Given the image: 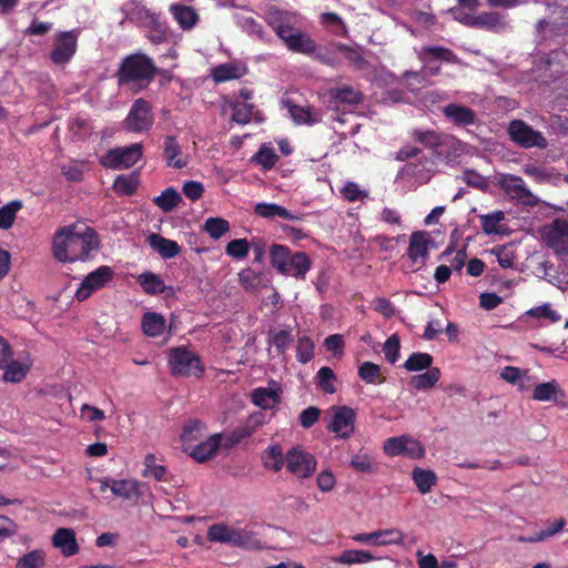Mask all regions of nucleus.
<instances>
[{"label":"nucleus","mask_w":568,"mask_h":568,"mask_svg":"<svg viewBox=\"0 0 568 568\" xmlns=\"http://www.w3.org/2000/svg\"><path fill=\"white\" fill-rule=\"evenodd\" d=\"M100 246L94 229L79 227L77 224L59 227L52 239V254L62 263L87 261L92 251Z\"/></svg>","instance_id":"1"},{"label":"nucleus","mask_w":568,"mask_h":568,"mask_svg":"<svg viewBox=\"0 0 568 568\" xmlns=\"http://www.w3.org/2000/svg\"><path fill=\"white\" fill-rule=\"evenodd\" d=\"M158 68L154 61L143 53L126 55L116 71L115 78L120 87L131 84L134 92L148 88L152 82Z\"/></svg>","instance_id":"2"},{"label":"nucleus","mask_w":568,"mask_h":568,"mask_svg":"<svg viewBox=\"0 0 568 568\" xmlns=\"http://www.w3.org/2000/svg\"><path fill=\"white\" fill-rule=\"evenodd\" d=\"M130 19L140 28L146 29V38L153 44H161L169 40L170 28L162 18L161 12L154 11L142 4H134L130 12Z\"/></svg>","instance_id":"3"},{"label":"nucleus","mask_w":568,"mask_h":568,"mask_svg":"<svg viewBox=\"0 0 568 568\" xmlns=\"http://www.w3.org/2000/svg\"><path fill=\"white\" fill-rule=\"evenodd\" d=\"M413 138L425 148L433 150L438 156L449 159L457 156L460 152V141L450 134L438 133L434 130H416Z\"/></svg>","instance_id":"4"},{"label":"nucleus","mask_w":568,"mask_h":568,"mask_svg":"<svg viewBox=\"0 0 568 568\" xmlns=\"http://www.w3.org/2000/svg\"><path fill=\"white\" fill-rule=\"evenodd\" d=\"M169 366L173 376L201 377L205 371L201 358L185 346L174 347L170 351Z\"/></svg>","instance_id":"5"},{"label":"nucleus","mask_w":568,"mask_h":568,"mask_svg":"<svg viewBox=\"0 0 568 568\" xmlns=\"http://www.w3.org/2000/svg\"><path fill=\"white\" fill-rule=\"evenodd\" d=\"M540 237L568 265V220L555 219L540 230Z\"/></svg>","instance_id":"6"},{"label":"nucleus","mask_w":568,"mask_h":568,"mask_svg":"<svg viewBox=\"0 0 568 568\" xmlns=\"http://www.w3.org/2000/svg\"><path fill=\"white\" fill-rule=\"evenodd\" d=\"M496 185L500 187L511 200L529 207L539 204V199L527 187L521 176L500 173L497 176Z\"/></svg>","instance_id":"7"},{"label":"nucleus","mask_w":568,"mask_h":568,"mask_svg":"<svg viewBox=\"0 0 568 568\" xmlns=\"http://www.w3.org/2000/svg\"><path fill=\"white\" fill-rule=\"evenodd\" d=\"M207 539L234 547L252 548L254 535L245 529H235L226 524H214L207 530Z\"/></svg>","instance_id":"8"},{"label":"nucleus","mask_w":568,"mask_h":568,"mask_svg":"<svg viewBox=\"0 0 568 568\" xmlns=\"http://www.w3.org/2000/svg\"><path fill=\"white\" fill-rule=\"evenodd\" d=\"M510 140L524 149H546L548 141L540 131L535 130L523 120H513L508 125Z\"/></svg>","instance_id":"9"},{"label":"nucleus","mask_w":568,"mask_h":568,"mask_svg":"<svg viewBox=\"0 0 568 568\" xmlns=\"http://www.w3.org/2000/svg\"><path fill=\"white\" fill-rule=\"evenodd\" d=\"M142 155V144L133 143L129 146L110 149L101 160V164L106 169L125 170L138 163Z\"/></svg>","instance_id":"10"},{"label":"nucleus","mask_w":568,"mask_h":568,"mask_svg":"<svg viewBox=\"0 0 568 568\" xmlns=\"http://www.w3.org/2000/svg\"><path fill=\"white\" fill-rule=\"evenodd\" d=\"M154 123L152 105L143 98L136 99L123 121L128 132L142 133L149 131Z\"/></svg>","instance_id":"11"},{"label":"nucleus","mask_w":568,"mask_h":568,"mask_svg":"<svg viewBox=\"0 0 568 568\" xmlns=\"http://www.w3.org/2000/svg\"><path fill=\"white\" fill-rule=\"evenodd\" d=\"M79 30L61 31L54 34L50 60L53 64L64 65L71 61L78 49Z\"/></svg>","instance_id":"12"},{"label":"nucleus","mask_w":568,"mask_h":568,"mask_svg":"<svg viewBox=\"0 0 568 568\" xmlns=\"http://www.w3.org/2000/svg\"><path fill=\"white\" fill-rule=\"evenodd\" d=\"M331 422L327 424V430L333 433L336 438L347 439L355 430L356 413L353 408L342 405L331 407Z\"/></svg>","instance_id":"13"},{"label":"nucleus","mask_w":568,"mask_h":568,"mask_svg":"<svg viewBox=\"0 0 568 568\" xmlns=\"http://www.w3.org/2000/svg\"><path fill=\"white\" fill-rule=\"evenodd\" d=\"M383 448L384 453L390 457L403 455L412 459H418L425 455L422 443L407 435L387 438Z\"/></svg>","instance_id":"14"},{"label":"nucleus","mask_w":568,"mask_h":568,"mask_svg":"<svg viewBox=\"0 0 568 568\" xmlns=\"http://www.w3.org/2000/svg\"><path fill=\"white\" fill-rule=\"evenodd\" d=\"M287 470L300 479L311 477L316 470V458L311 453L296 446L286 453Z\"/></svg>","instance_id":"15"},{"label":"nucleus","mask_w":568,"mask_h":568,"mask_svg":"<svg viewBox=\"0 0 568 568\" xmlns=\"http://www.w3.org/2000/svg\"><path fill=\"white\" fill-rule=\"evenodd\" d=\"M113 270L108 265L99 266L93 272L89 273L81 282L77 290L74 297L79 302L89 298L94 292L104 287L113 277Z\"/></svg>","instance_id":"16"},{"label":"nucleus","mask_w":568,"mask_h":568,"mask_svg":"<svg viewBox=\"0 0 568 568\" xmlns=\"http://www.w3.org/2000/svg\"><path fill=\"white\" fill-rule=\"evenodd\" d=\"M352 538L354 541L372 544L375 546L399 545L404 540V534L399 529L390 528L385 530H376L368 534H356Z\"/></svg>","instance_id":"17"},{"label":"nucleus","mask_w":568,"mask_h":568,"mask_svg":"<svg viewBox=\"0 0 568 568\" xmlns=\"http://www.w3.org/2000/svg\"><path fill=\"white\" fill-rule=\"evenodd\" d=\"M281 40L290 51L296 53L311 55L314 54L317 49L316 42L308 34L296 30L294 27H291L290 31H287Z\"/></svg>","instance_id":"18"},{"label":"nucleus","mask_w":568,"mask_h":568,"mask_svg":"<svg viewBox=\"0 0 568 568\" xmlns=\"http://www.w3.org/2000/svg\"><path fill=\"white\" fill-rule=\"evenodd\" d=\"M223 435L214 434L196 445L189 446L185 450L193 459L204 463L211 459L222 445Z\"/></svg>","instance_id":"19"},{"label":"nucleus","mask_w":568,"mask_h":568,"mask_svg":"<svg viewBox=\"0 0 568 568\" xmlns=\"http://www.w3.org/2000/svg\"><path fill=\"white\" fill-rule=\"evenodd\" d=\"M443 115L455 126L465 128L476 122V113L467 105L448 103L442 109Z\"/></svg>","instance_id":"20"},{"label":"nucleus","mask_w":568,"mask_h":568,"mask_svg":"<svg viewBox=\"0 0 568 568\" xmlns=\"http://www.w3.org/2000/svg\"><path fill=\"white\" fill-rule=\"evenodd\" d=\"M169 12L184 31L192 30L200 21L199 13L190 6L172 3L169 8Z\"/></svg>","instance_id":"21"},{"label":"nucleus","mask_w":568,"mask_h":568,"mask_svg":"<svg viewBox=\"0 0 568 568\" xmlns=\"http://www.w3.org/2000/svg\"><path fill=\"white\" fill-rule=\"evenodd\" d=\"M311 266L312 261L305 252H295L286 262V270L282 274L297 280H305Z\"/></svg>","instance_id":"22"},{"label":"nucleus","mask_w":568,"mask_h":568,"mask_svg":"<svg viewBox=\"0 0 568 568\" xmlns=\"http://www.w3.org/2000/svg\"><path fill=\"white\" fill-rule=\"evenodd\" d=\"M52 545L59 548L65 557L73 556L79 552V546L75 534L70 528H59L52 536Z\"/></svg>","instance_id":"23"},{"label":"nucleus","mask_w":568,"mask_h":568,"mask_svg":"<svg viewBox=\"0 0 568 568\" xmlns=\"http://www.w3.org/2000/svg\"><path fill=\"white\" fill-rule=\"evenodd\" d=\"M106 488H109L108 481H101L100 491L104 493ZM110 489L113 495L121 497L124 500H131L139 496V484L135 480H112Z\"/></svg>","instance_id":"24"},{"label":"nucleus","mask_w":568,"mask_h":568,"mask_svg":"<svg viewBox=\"0 0 568 568\" xmlns=\"http://www.w3.org/2000/svg\"><path fill=\"white\" fill-rule=\"evenodd\" d=\"M429 243L430 240L427 232L416 231L412 233L407 254L413 263H417L419 258L424 261L428 256Z\"/></svg>","instance_id":"25"},{"label":"nucleus","mask_w":568,"mask_h":568,"mask_svg":"<svg viewBox=\"0 0 568 568\" xmlns=\"http://www.w3.org/2000/svg\"><path fill=\"white\" fill-rule=\"evenodd\" d=\"M206 426L203 422L199 419H190L183 427L181 433V443L183 447V452L186 450L189 446L196 445L205 437Z\"/></svg>","instance_id":"26"},{"label":"nucleus","mask_w":568,"mask_h":568,"mask_svg":"<svg viewBox=\"0 0 568 568\" xmlns=\"http://www.w3.org/2000/svg\"><path fill=\"white\" fill-rule=\"evenodd\" d=\"M254 213L263 219H274L276 216L290 221H301L303 219V214H293L276 203H257L254 207Z\"/></svg>","instance_id":"27"},{"label":"nucleus","mask_w":568,"mask_h":568,"mask_svg":"<svg viewBox=\"0 0 568 568\" xmlns=\"http://www.w3.org/2000/svg\"><path fill=\"white\" fill-rule=\"evenodd\" d=\"M163 153L166 165L174 169H183L187 165V161L181 158V146L173 135H168L163 141Z\"/></svg>","instance_id":"28"},{"label":"nucleus","mask_w":568,"mask_h":568,"mask_svg":"<svg viewBox=\"0 0 568 568\" xmlns=\"http://www.w3.org/2000/svg\"><path fill=\"white\" fill-rule=\"evenodd\" d=\"M265 21L267 24L274 30L276 36L281 39L287 31H290L291 27L290 19L287 12L276 8L271 7L265 12Z\"/></svg>","instance_id":"29"},{"label":"nucleus","mask_w":568,"mask_h":568,"mask_svg":"<svg viewBox=\"0 0 568 568\" xmlns=\"http://www.w3.org/2000/svg\"><path fill=\"white\" fill-rule=\"evenodd\" d=\"M150 246L155 250L163 258H172L181 252L178 242L163 237L160 234L152 233L148 236Z\"/></svg>","instance_id":"30"},{"label":"nucleus","mask_w":568,"mask_h":568,"mask_svg":"<svg viewBox=\"0 0 568 568\" xmlns=\"http://www.w3.org/2000/svg\"><path fill=\"white\" fill-rule=\"evenodd\" d=\"M333 101L342 104L358 105L363 102L364 95L359 90L351 85H341L329 90Z\"/></svg>","instance_id":"31"},{"label":"nucleus","mask_w":568,"mask_h":568,"mask_svg":"<svg viewBox=\"0 0 568 568\" xmlns=\"http://www.w3.org/2000/svg\"><path fill=\"white\" fill-rule=\"evenodd\" d=\"M252 403L262 409H272L281 402L277 389L257 387L252 392Z\"/></svg>","instance_id":"32"},{"label":"nucleus","mask_w":568,"mask_h":568,"mask_svg":"<svg viewBox=\"0 0 568 568\" xmlns=\"http://www.w3.org/2000/svg\"><path fill=\"white\" fill-rule=\"evenodd\" d=\"M262 463L266 469L275 473L280 471L286 463V455L284 456L282 446L280 444L270 445L262 453Z\"/></svg>","instance_id":"33"},{"label":"nucleus","mask_w":568,"mask_h":568,"mask_svg":"<svg viewBox=\"0 0 568 568\" xmlns=\"http://www.w3.org/2000/svg\"><path fill=\"white\" fill-rule=\"evenodd\" d=\"M32 363L30 359L27 362L13 361L12 358L2 368L3 372V381L9 383H20L22 382L28 373L30 372Z\"/></svg>","instance_id":"34"},{"label":"nucleus","mask_w":568,"mask_h":568,"mask_svg":"<svg viewBox=\"0 0 568 568\" xmlns=\"http://www.w3.org/2000/svg\"><path fill=\"white\" fill-rule=\"evenodd\" d=\"M141 326L145 335L158 337L162 335L165 329V318L159 313L146 312L142 316Z\"/></svg>","instance_id":"35"},{"label":"nucleus","mask_w":568,"mask_h":568,"mask_svg":"<svg viewBox=\"0 0 568 568\" xmlns=\"http://www.w3.org/2000/svg\"><path fill=\"white\" fill-rule=\"evenodd\" d=\"M244 74L242 68L236 63H222L212 69V78L216 83L240 79Z\"/></svg>","instance_id":"36"},{"label":"nucleus","mask_w":568,"mask_h":568,"mask_svg":"<svg viewBox=\"0 0 568 568\" xmlns=\"http://www.w3.org/2000/svg\"><path fill=\"white\" fill-rule=\"evenodd\" d=\"M412 478L420 494H427L437 484V476L430 469L415 467L412 471Z\"/></svg>","instance_id":"37"},{"label":"nucleus","mask_w":568,"mask_h":568,"mask_svg":"<svg viewBox=\"0 0 568 568\" xmlns=\"http://www.w3.org/2000/svg\"><path fill=\"white\" fill-rule=\"evenodd\" d=\"M139 284L149 295L163 294L168 290L160 275L152 272H145L139 276Z\"/></svg>","instance_id":"38"},{"label":"nucleus","mask_w":568,"mask_h":568,"mask_svg":"<svg viewBox=\"0 0 568 568\" xmlns=\"http://www.w3.org/2000/svg\"><path fill=\"white\" fill-rule=\"evenodd\" d=\"M139 183V173L122 174L114 180L113 190L116 194L130 196L136 192Z\"/></svg>","instance_id":"39"},{"label":"nucleus","mask_w":568,"mask_h":568,"mask_svg":"<svg viewBox=\"0 0 568 568\" xmlns=\"http://www.w3.org/2000/svg\"><path fill=\"white\" fill-rule=\"evenodd\" d=\"M440 378V369L438 367H430L425 373L414 375L409 384L417 390H425L435 386Z\"/></svg>","instance_id":"40"},{"label":"nucleus","mask_w":568,"mask_h":568,"mask_svg":"<svg viewBox=\"0 0 568 568\" xmlns=\"http://www.w3.org/2000/svg\"><path fill=\"white\" fill-rule=\"evenodd\" d=\"M422 59L429 63V59L439 60L447 63H455L457 61L456 54L448 48L442 45L424 47Z\"/></svg>","instance_id":"41"},{"label":"nucleus","mask_w":568,"mask_h":568,"mask_svg":"<svg viewBox=\"0 0 568 568\" xmlns=\"http://www.w3.org/2000/svg\"><path fill=\"white\" fill-rule=\"evenodd\" d=\"M23 207L21 200H12L0 207V230H9L12 227L17 213Z\"/></svg>","instance_id":"42"},{"label":"nucleus","mask_w":568,"mask_h":568,"mask_svg":"<svg viewBox=\"0 0 568 568\" xmlns=\"http://www.w3.org/2000/svg\"><path fill=\"white\" fill-rule=\"evenodd\" d=\"M293 252L290 247L282 244H272L270 247L271 265L282 274L286 268V262L292 256Z\"/></svg>","instance_id":"43"},{"label":"nucleus","mask_w":568,"mask_h":568,"mask_svg":"<svg viewBox=\"0 0 568 568\" xmlns=\"http://www.w3.org/2000/svg\"><path fill=\"white\" fill-rule=\"evenodd\" d=\"M506 23L498 12H481L477 14L476 28L497 32L504 29Z\"/></svg>","instance_id":"44"},{"label":"nucleus","mask_w":568,"mask_h":568,"mask_svg":"<svg viewBox=\"0 0 568 568\" xmlns=\"http://www.w3.org/2000/svg\"><path fill=\"white\" fill-rule=\"evenodd\" d=\"M166 468L163 465L156 464V456L152 453H149L144 457V469L142 471V476L144 478H154L156 481H165L166 480Z\"/></svg>","instance_id":"45"},{"label":"nucleus","mask_w":568,"mask_h":568,"mask_svg":"<svg viewBox=\"0 0 568 568\" xmlns=\"http://www.w3.org/2000/svg\"><path fill=\"white\" fill-rule=\"evenodd\" d=\"M375 557L367 550L347 549L338 557L334 558L335 562L344 565L366 564L374 560Z\"/></svg>","instance_id":"46"},{"label":"nucleus","mask_w":568,"mask_h":568,"mask_svg":"<svg viewBox=\"0 0 568 568\" xmlns=\"http://www.w3.org/2000/svg\"><path fill=\"white\" fill-rule=\"evenodd\" d=\"M182 201V196L180 193L173 189H165L161 195L154 197L153 202L156 206H159L163 212H171L174 207L179 205Z\"/></svg>","instance_id":"47"},{"label":"nucleus","mask_w":568,"mask_h":568,"mask_svg":"<svg viewBox=\"0 0 568 568\" xmlns=\"http://www.w3.org/2000/svg\"><path fill=\"white\" fill-rule=\"evenodd\" d=\"M232 120L240 124H247L254 116L255 105L253 103L235 101L231 104Z\"/></svg>","instance_id":"48"},{"label":"nucleus","mask_w":568,"mask_h":568,"mask_svg":"<svg viewBox=\"0 0 568 568\" xmlns=\"http://www.w3.org/2000/svg\"><path fill=\"white\" fill-rule=\"evenodd\" d=\"M278 161V155L274 152L273 148L267 144H262L260 150L252 156V162L261 165L264 170L268 171Z\"/></svg>","instance_id":"49"},{"label":"nucleus","mask_w":568,"mask_h":568,"mask_svg":"<svg viewBox=\"0 0 568 568\" xmlns=\"http://www.w3.org/2000/svg\"><path fill=\"white\" fill-rule=\"evenodd\" d=\"M334 47L344 55L349 64L356 67L357 69L364 68L366 61L363 57L362 50L358 47H352L339 42L335 43Z\"/></svg>","instance_id":"50"},{"label":"nucleus","mask_w":568,"mask_h":568,"mask_svg":"<svg viewBox=\"0 0 568 568\" xmlns=\"http://www.w3.org/2000/svg\"><path fill=\"white\" fill-rule=\"evenodd\" d=\"M483 232L487 235L499 234V223L505 220L503 211H495L488 214L479 215Z\"/></svg>","instance_id":"51"},{"label":"nucleus","mask_w":568,"mask_h":568,"mask_svg":"<svg viewBox=\"0 0 568 568\" xmlns=\"http://www.w3.org/2000/svg\"><path fill=\"white\" fill-rule=\"evenodd\" d=\"M560 388L556 381L538 384L532 393V398L539 402L556 400Z\"/></svg>","instance_id":"52"},{"label":"nucleus","mask_w":568,"mask_h":568,"mask_svg":"<svg viewBox=\"0 0 568 568\" xmlns=\"http://www.w3.org/2000/svg\"><path fill=\"white\" fill-rule=\"evenodd\" d=\"M433 356L428 353H413L404 363L408 372H419L432 367Z\"/></svg>","instance_id":"53"},{"label":"nucleus","mask_w":568,"mask_h":568,"mask_svg":"<svg viewBox=\"0 0 568 568\" xmlns=\"http://www.w3.org/2000/svg\"><path fill=\"white\" fill-rule=\"evenodd\" d=\"M45 565V552L42 549H33L20 557L16 568H42Z\"/></svg>","instance_id":"54"},{"label":"nucleus","mask_w":568,"mask_h":568,"mask_svg":"<svg viewBox=\"0 0 568 568\" xmlns=\"http://www.w3.org/2000/svg\"><path fill=\"white\" fill-rule=\"evenodd\" d=\"M263 273L247 267L239 273V281L246 291H257L263 284Z\"/></svg>","instance_id":"55"},{"label":"nucleus","mask_w":568,"mask_h":568,"mask_svg":"<svg viewBox=\"0 0 568 568\" xmlns=\"http://www.w3.org/2000/svg\"><path fill=\"white\" fill-rule=\"evenodd\" d=\"M204 230L212 239L219 240L230 231V223L222 217H209L204 223Z\"/></svg>","instance_id":"56"},{"label":"nucleus","mask_w":568,"mask_h":568,"mask_svg":"<svg viewBox=\"0 0 568 568\" xmlns=\"http://www.w3.org/2000/svg\"><path fill=\"white\" fill-rule=\"evenodd\" d=\"M317 385L325 394H334L336 388V375L331 367H321L316 374Z\"/></svg>","instance_id":"57"},{"label":"nucleus","mask_w":568,"mask_h":568,"mask_svg":"<svg viewBox=\"0 0 568 568\" xmlns=\"http://www.w3.org/2000/svg\"><path fill=\"white\" fill-rule=\"evenodd\" d=\"M500 377L513 385H518L521 389L529 387V385H526L525 382H529L530 377L526 373L524 374L518 367H504L500 373Z\"/></svg>","instance_id":"58"},{"label":"nucleus","mask_w":568,"mask_h":568,"mask_svg":"<svg viewBox=\"0 0 568 568\" xmlns=\"http://www.w3.org/2000/svg\"><path fill=\"white\" fill-rule=\"evenodd\" d=\"M358 376L366 384L383 383L385 381V378L378 381L381 376V367L372 362H364L358 367Z\"/></svg>","instance_id":"59"},{"label":"nucleus","mask_w":568,"mask_h":568,"mask_svg":"<svg viewBox=\"0 0 568 568\" xmlns=\"http://www.w3.org/2000/svg\"><path fill=\"white\" fill-rule=\"evenodd\" d=\"M250 244L246 239L232 240L226 244L225 253L233 258H244L248 255Z\"/></svg>","instance_id":"60"},{"label":"nucleus","mask_w":568,"mask_h":568,"mask_svg":"<svg viewBox=\"0 0 568 568\" xmlns=\"http://www.w3.org/2000/svg\"><path fill=\"white\" fill-rule=\"evenodd\" d=\"M314 356V343L308 336H302L296 345V359L302 363H308Z\"/></svg>","instance_id":"61"},{"label":"nucleus","mask_w":568,"mask_h":568,"mask_svg":"<svg viewBox=\"0 0 568 568\" xmlns=\"http://www.w3.org/2000/svg\"><path fill=\"white\" fill-rule=\"evenodd\" d=\"M270 335L272 336V345L275 347V351L278 355H283L293 342L291 332L286 329L274 333L270 331Z\"/></svg>","instance_id":"62"},{"label":"nucleus","mask_w":568,"mask_h":568,"mask_svg":"<svg viewBox=\"0 0 568 568\" xmlns=\"http://www.w3.org/2000/svg\"><path fill=\"white\" fill-rule=\"evenodd\" d=\"M321 22L326 26L336 27L333 33L341 37L347 36V28L343 19L335 12H324L321 14Z\"/></svg>","instance_id":"63"},{"label":"nucleus","mask_w":568,"mask_h":568,"mask_svg":"<svg viewBox=\"0 0 568 568\" xmlns=\"http://www.w3.org/2000/svg\"><path fill=\"white\" fill-rule=\"evenodd\" d=\"M491 253L496 255L497 262L503 268H511L515 263L514 252L507 250L504 245H498L491 248Z\"/></svg>","instance_id":"64"}]
</instances>
